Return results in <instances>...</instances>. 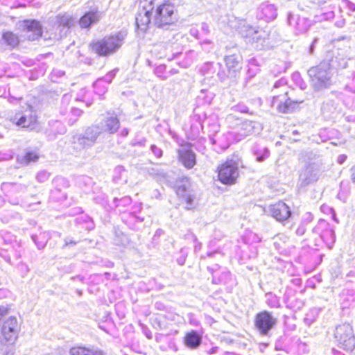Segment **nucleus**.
Returning <instances> with one entry per match:
<instances>
[{"label": "nucleus", "instance_id": "f257e3e1", "mask_svg": "<svg viewBox=\"0 0 355 355\" xmlns=\"http://www.w3.org/2000/svg\"><path fill=\"white\" fill-rule=\"evenodd\" d=\"M311 87L315 92H322L333 85V73L329 64L320 63L308 71Z\"/></svg>", "mask_w": 355, "mask_h": 355}, {"label": "nucleus", "instance_id": "f03ea898", "mask_svg": "<svg viewBox=\"0 0 355 355\" xmlns=\"http://www.w3.org/2000/svg\"><path fill=\"white\" fill-rule=\"evenodd\" d=\"M125 35L117 33L106 36L103 39L93 42L91 45L92 51L100 56H108L116 52L123 45Z\"/></svg>", "mask_w": 355, "mask_h": 355}, {"label": "nucleus", "instance_id": "7ed1b4c3", "mask_svg": "<svg viewBox=\"0 0 355 355\" xmlns=\"http://www.w3.org/2000/svg\"><path fill=\"white\" fill-rule=\"evenodd\" d=\"M274 94L271 105L277 107L279 112L287 113L292 112L295 106L296 103L293 102L287 97V91L285 83L283 80L277 81L272 89Z\"/></svg>", "mask_w": 355, "mask_h": 355}, {"label": "nucleus", "instance_id": "20e7f679", "mask_svg": "<svg viewBox=\"0 0 355 355\" xmlns=\"http://www.w3.org/2000/svg\"><path fill=\"white\" fill-rule=\"evenodd\" d=\"M101 133L99 125L87 128L84 135L73 137V148L79 152L92 147Z\"/></svg>", "mask_w": 355, "mask_h": 355}, {"label": "nucleus", "instance_id": "39448f33", "mask_svg": "<svg viewBox=\"0 0 355 355\" xmlns=\"http://www.w3.org/2000/svg\"><path fill=\"white\" fill-rule=\"evenodd\" d=\"M335 338L338 345L345 351H352L355 347L353 329L349 324H342L336 327Z\"/></svg>", "mask_w": 355, "mask_h": 355}, {"label": "nucleus", "instance_id": "423d86ee", "mask_svg": "<svg viewBox=\"0 0 355 355\" xmlns=\"http://www.w3.org/2000/svg\"><path fill=\"white\" fill-rule=\"evenodd\" d=\"M238 164L227 160L218 168V180L224 184H233L239 177Z\"/></svg>", "mask_w": 355, "mask_h": 355}, {"label": "nucleus", "instance_id": "0eeeda50", "mask_svg": "<svg viewBox=\"0 0 355 355\" xmlns=\"http://www.w3.org/2000/svg\"><path fill=\"white\" fill-rule=\"evenodd\" d=\"M10 313L2 319L1 327V336L6 342L14 343L19 331V325L15 316L9 315Z\"/></svg>", "mask_w": 355, "mask_h": 355}, {"label": "nucleus", "instance_id": "6e6552de", "mask_svg": "<svg viewBox=\"0 0 355 355\" xmlns=\"http://www.w3.org/2000/svg\"><path fill=\"white\" fill-rule=\"evenodd\" d=\"M176 20L175 7L170 3L160 5L156 10L155 22L162 27L173 24Z\"/></svg>", "mask_w": 355, "mask_h": 355}, {"label": "nucleus", "instance_id": "1a4fd4ad", "mask_svg": "<svg viewBox=\"0 0 355 355\" xmlns=\"http://www.w3.org/2000/svg\"><path fill=\"white\" fill-rule=\"evenodd\" d=\"M276 323L277 319L266 311L258 313L255 317V327L261 335H267Z\"/></svg>", "mask_w": 355, "mask_h": 355}, {"label": "nucleus", "instance_id": "9d476101", "mask_svg": "<svg viewBox=\"0 0 355 355\" xmlns=\"http://www.w3.org/2000/svg\"><path fill=\"white\" fill-rule=\"evenodd\" d=\"M21 26L24 37L29 40H35L42 36V26L36 20H25Z\"/></svg>", "mask_w": 355, "mask_h": 355}, {"label": "nucleus", "instance_id": "9b49d317", "mask_svg": "<svg viewBox=\"0 0 355 355\" xmlns=\"http://www.w3.org/2000/svg\"><path fill=\"white\" fill-rule=\"evenodd\" d=\"M269 213L278 221H284L291 216L289 207L282 201H279L269 207Z\"/></svg>", "mask_w": 355, "mask_h": 355}, {"label": "nucleus", "instance_id": "f8f14e48", "mask_svg": "<svg viewBox=\"0 0 355 355\" xmlns=\"http://www.w3.org/2000/svg\"><path fill=\"white\" fill-rule=\"evenodd\" d=\"M320 175V171L318 166L314 164L306 166L301 171L300 180L303 185H308L315 182Z\"/></svg>", "mask_w": 355, "mask_h": 355}, {"label": "nucleus", "instance_id": "ddd939ff", "mask_svg": "<svg viewBox=\"0 0 355 355\" xmlns=\"http://www.w3.org/2000/svg\"><path fill=\"white\" fill-rule=\"evenodd\" d=\"M149 9L144 5L136 16V24L142 31H146L150 22L151 10H153L152 2L148 3Z\"/></svg>", "mask_w": 355, "mask_h": 355}, {"label": "nucleus", "instance_id": "4468645a", "mask_svg": "<svg viewBox=\"0 0 355 355\" xmlns=\"http://www.w3.org/2000/svg\"><path fill=\"white\" fill-rule=\"evenodd\" d=\"M180 162L188 169L192 168L196 164V154L188 147L182 146L178 150Z\"/></svg>", "mask_w": 355, "mask_h": 355}, {"label": "nucleus", "instance_id": "2eb2a0df", "mask_svg": "<svg viewBox=\"0 0 355 355\" xmlns=\"http://www.w3.org/2000/svg\"><path fill=\"white\" fill-rule=\"evenodd\" d=\"M102 12L98 10H93L86 12L79 20L81 28H87L93 24H96L102 18Z\"/></svg>", "mask_w": 355, "mask_h": 355}, {"label": "nucleus", "instance_id": "dca6fc26", "mask_svg": "<svg viewBox=\"0 0 355 355\" xmlns=\"http://www.w3.org/2000/svg\"><path fill=\"white\" fill-rule=\"evenodd\" d=\"M120 123L116 116L105 117L101 123L100 128L101 132H106L110 134L115 133L119 128Z\"/></svg>", "mask_w": 355, "mask_h": 355}, {"label": "nucleus", "instance_id": "f3484780", "mask_svg": "<svg viewBox=\"0 0 355 355\" xmlns=\"http://www.w3.org/2000/svg\"><path fill=\"white\" fill-rule=\"evenodd\" d=\"M14 121H16V124L18 126H21L22 128H28L31 130L35 128V125L37 121L36 116L35 115L31 114L29 116L26 115H21L19 118L17 115H16L14 118Z\"/></svg>", "mask_w": 355, "mask_h": 355}, {"label": "nucleus", "instance_id": "a211bd4d", "mask_svg": "<svg viewBox=\"0 0 355 355\" xmlns=\"http://www.w3.org/2000/svg\"><path fill=\"white\" fill-rule=\"evenodd\" d=\"M70 355H105L98 349L89 348L81 346L73 347L70 349Z\"/></svg>", "mask_w": 355, "mask_h": 355}, {"label": "nucleus", "instance_id": "6ab92c4d", "mask_svg": "<svg viewBox=\"0 0 355 355\" xmlns=\"http://www.w3.org/2000/svg\"><path fill=\"white\" fill-rule=\"evenodd\" d=\"M201 341L200 336L195 331L187 334L184 337V343L189 348L198 347L200 345Z\"/></svg>", "mask_w": 355, "mask_h": 355}, {"label": "nucleus", "instance_id": "aec40b11", "mask_svg": "<svg viewBox=\"0 0 355 355\" xmlns=\"http://www.w3.org/2000/svg\"><path fill=\"white\" fill-rule=\"evenodd\" d=\"M239 32L243 37L249 39H250L254 35H261V33L259 32L258 30L248 24L245 21H242L240 23Z\"/></svg>", "mask_w": 355, "mask_h": 355}, {"label": "nucleus", "instance_id": "412c9836", "mask_svg": "<svg viewBox=\"0 0 355 355\" xmlns=\"http://www.w3.org/2000/svg\"><path fill=\"white\" fill-rule=\"evenodd\" d=\"M254 122L245 120L239 124L238 133L241 137H247L248 135L252 134L254 132Z\"/></svg>", "mask_w": 355, "mask_h": 355}, {"label": "nucleus", "instance_id": "4be33fe9", "mask_svg": "<svg viewBox=\"0 0 355 355\" xmlns=\"http://www.w3.org/2000/svg\"><path fill=\"white\" fill-rule=\"evenodd\" d=\"M2 37L6 44L11 48H15L19 42L18 36L12 32L8 31L4 33Z\"/></svg>", "mask_w": 355, "mask_h": 355}, {"label": "nucleus", "instance_id": "5701e85b", "mask_svg": "<svg viewBox=\"0 0 355 355\" xmlns=\"http://www.w3.org/2000/svg\"><path fill=\"white\" fill-rule=\"evenodd\" d=\"M261 10L263 15L268 19H273L277 15V9L274 5L263 4L261 6Z\"/></svg>", "mask_w": 355, "mask_h": 355}, {"label": "nucleus", "instance_id": "b1692460", "mask_svg": "<svg viewBox=\"0 0 355 355\" xmlns=\"http://www.w3.org/2000/svg\"><path fill=\"white\" fill-rule=\"evenodd\" d=\"M58 22L60 26L69 28L75 23V19L69 14H64L58 17Z\"/></svg>", "mask_w": 355, "mask_h": 355}, {"label": "nucleus", "instance_id": "393cba45", "mask_svg": "<svg viewBox=\"0 0 355 355\" xmlns=\"http://www.w3.org/2000/svg\"><path fill=\"white\" fill-rule=\"evenodd\" d=\"M225 63L230 70L235 71L239 64V58L236 55H228L225 58Z\"/></svg>", "mask_w": 355, "mask_h": 355}, {"label": "nucleus", "instance_id": "a878e982", "mask_svg": "<svg viewBox=\"0 0 355 355\" xmlns=\"http://www.w3.org/2000/svg\"><path fill=\"white\" fill-rule=\"evenodd\" d=\"M39 158V155L35 151H28L21 158L22 162L28 164L31 162H36Z\"/></svg>", "mask_w": 355, "mask_h": 355}, {"label": "nucleus", "instance_id": "bb28decb", "mask_svg": "<svg viewBox=\"0 0 355 355\" xmlns=\"http://www.w3.org/2000/svg\"><path fill=\"white\" fill-rule=\"evenodd\" d=\"M258 31L261 33V35L257 34V35H254L252 37H251L250 40H252V42H259L261 40L264 41L266 35V33L261 30V31L258 30Z\"/></svg>", "mask_w": 355, "mask_h": 355}, {"label": "nucleus", "instance_id": "cd10ccee", "mask_svg": "<svg viewBox=\"0 0 355 355\" xmlns=\"http://www.w3.org/2000/svg\"><path fill=\"white\" fill-rule=\"evenodd\" d=\"M150 149L153 154L156 155L157 157H161L162 156V150L159 148L157 147L155 145H152Z\"/></svg>", "mask_w": 355, "mask_h": 355}, {"label": "nucleus", "instance_id": "c85d7f7f", "mask_svg": "<svg viewBox=\"0 0 355 355\" xmlns=\"http://www.w3.org/2000/svg\"><path fill=\"white\" fill-rule=\"evenodd\" d=\"M184 199L188 204V205L191 206L193 202V198L191 195H187L184 197Z\"/></svg>", "mask_w": 355, "mask_h": 355}, {"label": "nucleus", "instance_id": "c756f323", "mask_svg": "<svg viewBox=\"0 0 355 355\" xmlns=\"http://www.w3.org/2000/svg\"><path fill=\"white\" fill-rule=\"evenodd\" d=\"M346 159H347L346 155H339V157L338 158V162L340 164H342L343 163H344L345 162Z\"/></svg>", "mask_w": 355, "mask_h": 355}, {"label": "nucleus", "instance_id": "7c9ffc66", "mask_svg": "<svg viewBox=\"0 0 355 355\" xmlns=\"http://www.w3.org/2000/svg\"><path fill=\"white\" fill-rule=\"evenodd\" d=\"M351 177L354 183H355V165L351 168Z\"/></svg>", "mask_w": 355, "mask_h": 355}, {"label": "nucleus", "instance_id": "2f4dec72", "mask_svg": "<svg viewBox=\"0 0 355 355\" xmlns=\"http://www.w3.org/2000/svg\"><path fill=\"white\" fill-rule=\"evenodd\" d=\"M72 112L74 115H77V116H79L82 113V110H79V109H77V108H73L72 110Z\"/></svg>", "mask_w": 355, "mask_h": 355}, {"label": "nucleus", "instance_id": "473e14b6", "mask_svg": "<svg viewBox=\"0 0 355 355\" xmlns=\"http://www.w3.org/2000/svg\"><path fill=\"white\" fill-rule=\"evenodd\" d=\"M329 0H313V2L315 3H317L318 5H322V4H324V3H326L327 2H328Z\"/></svg>", "mask_w": 355, "mask_h": 355}, {"label": "nucleus", "instance_id": "72a5a7b5", "mask_svg": "<svg viewBox=\"0 0 355 355\" xmlns=\"http://www.w3.org/2000/svg\"><path fill=\"white\" fill-rule=\"evenodd\" d=\"M234 119H235V116L232 114L228 115L226 118V120L227 121L228 123H231Z\"/></svg>", "mask_w": 355, "mask_h": 355}, {"label": "nucleus", "instance_id": "f704fd0d", "mask_svg": "<svg viewBox=\"0 0 355 355\" xmlns=\"http://www.w3.org/2000/svg\"><path fill=\"white\" fill-rule=\"evenodd\" d=\"M128 130L127 128H123V130H121V135L123 137H125L128 135Z\"/></svg>", "mask_w": 355, "mask_h": 355}, {"label": "nucleus", "instance_id": "c9c22d12", "mask_svg": "<svg viewBox=\"0 0 355 355\" xmlns=\"http://www.w3.org/2000/svg\"><path fill=\"white\" fill-rule=\"evenodd\" d=\"M114 76H115V72H114V71H111L110 73H109L106 76L105 79H111V78H112Z\"/></svg>", "mask_w": 355, "mask_h": 355}, {"label": "nucleus", "instance_id": "e433bc0d", "mask_svg": "<svg viewBox=\"0 0 355 355\" xmlns=\"http://www.w3.org/2000/svg\"><path fill=\"white\" fill-rule=\"evenodd\" d=\"M317 42V39H315L314 41L313 42L311 46H310V49H309V51L311 53H312L313 52V47H314V44L315 43Z\"/></svg>", "mask_w": 355, "mask_h": 355}, {"label": "nucleus", "instance_id": "4c0bfd02", "mask_svg": "<svg viewBox=\"0 0 355 355\" xmlns=\"http://www.w3.org/2000/svg\"><path fill=\"white\" fill-rule=\"evenodd\" d=\"M349 8L352 9V10H355V4L352 3H349Z\"/></svg>", "mask_w": 355, "mask_h": 355}, {"label": "nucleus", "instance_id": "58836bf2", "mask_svg": "<svg viewBox=\"0 0 355 355\" xmlns=\"http://www.w3.org/2000/svg\"><path fill=\"white\" fill-rule=\"evenodd\" d=\"M257 161L262 162L264 159V157L263 156L257 157Z\"/></svg>", "mask_w": 355, "mask_h": 355}, {"label": "nucleus", "instance_id": "ea45409f", "mask_svg": "<svg viewBox=\"0 0 355 355\" xmlns=\"http://www.w3.org/2000/svg\"><path fill=\"white\" fill-rule=\"evenodd\" d=\"M333 218H334V220L336 223H338V219L336 218V217L334 215L333 216Z\"/></svg>", "mask_w": 355, "mask_h": 355}]
</instances>
